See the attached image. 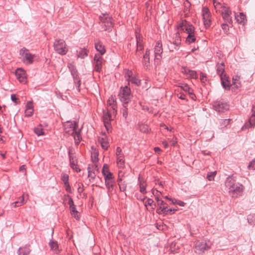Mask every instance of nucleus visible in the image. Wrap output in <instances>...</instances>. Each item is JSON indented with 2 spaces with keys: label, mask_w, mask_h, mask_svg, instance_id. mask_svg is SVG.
<instances>
[{
  "label": "nucleus",
  "mask_w": 255,
  "mask_h": 255,
  "mask_svg": "<svg viewBox=\"0 0 255 255\" xmlns=\"http://www.w3.org/2000/svg\"><path fill=\"white\" fill-rule=\"evenodd\" d=\"M53 47L55 52L62 55H65L68 50L65 41L61 39H56Z\"/></svg>",
  "instance_id": "nucleus-1"
},
{
  "label": "nucleus",
  "mask_w": 255,
  "mask_h": 255,
  "mask_svg": "<svg viewBox=\"0 0 255 255\" xmlns=\"http://www.w3.org/2000/svg\"><path fill=\"white\" fill-rule=\"evenodd\" d=\"M212 243L210 240H196L195 242V252L201 254L211 246Z\"/></svg>",
  "instance_id": "nucleus-2"
},
{
  "label": "nucleus",
  "mask_w": 255,
  "mask_h": 255,
  "mask_svg": "<svg viewBox=\"0 0 255 255\" xmlns=\"http://www.w3.org/2000/svg\"><path fill=\"white\" fill-rule=\"evenodd\" d=\"M100 19L104 30L110 31L112 30L114 23L111 17L108 14H103L100 16Z\"/></svg>",
  "instance_id": "nucleus-3"
},
{
  "label": "nucleus",
  "mask_w": 255,
  "mask_h": 255,
  "mask_svg": "<svg viewBox=\"0 0 255 255\" xmlns=\"http://www.w3.org/2000/svg\"><path fill=\"white\" fill-rule=\"evenodd\" d=\"M119 96L121 102L125 104L128 103L131 98L130 88L128 86L121 88Z\"/></svg>",
  "instance_id": "nucleus-4"
},
{
  "label": "nucleus",
  "mask_w": 255,
  "mask_h": 255,
  "mask_svg": "<svg viewBox=\"0 0 255 255\" xmlns=\"http://www.w3.org/2000/svg\"><path fill=\"white\" fill-rule=\"evenodd\" d=\"M77 127L78 124L76 122L73 123L71 121H67L63 124L64 132L68 135L74 133Z\"/></svg>",
  "instance_id": "nucleus-5"
},
{
  "label": "nucleus",
  "mask_w": 255,
  "mask_h": 255,
  "mask_svg": "<svg viewBox=\"0 0 255 255\" xmlns=\"http://www.w3.org/2000/svg\"><path fill=\"white\" fill-rule=\"evenodd\" d=\"M181 44V39L178 32L175 34L174 40L173 41H169L168 44V47L170 52L178 50L179 49Z\"/></svg>",
  "instance_id": "nucleus-6"
},
{
  "label": "nucleus",
  "mask_w": 255,
  "mask_h": 255,
  "mask_svg": "<svg viewBox=\"0 0 255 255\" xmlns=\"http://www.w3.org/2000/svg\"><path fill=\"white\" fill-rule=\"evenodd\" d=\"M213 107L218 112H225L229 109V105L223 100H217L214 102Z\"/></svg>",
  "instance_id": "nucleus-7"
},
{
  "label": "nucleus",
  "mask_w": 255,
  "mask_h": 255,
  "mask_svg": "<svg viewBox=\"0 0 255 255\" xmlns=\"http://www.w3.org/2000/svg\"><path fill=\"white\" fill-rule=\"evenodd\" d=\"M178 31H186L187 33L191 32L194 27L186 20H181L177 26Z\"/></svg>",
  "instance_id": "nucleus-8"
},
{
  "label": "nucleus",
  "mask_w": 255,
  "mask_h": 255,
  "mask_svg": "<svg viewBox=\"0 0 255 255\" xmlns=\"http://www.w3.org/2000/svg\"><path fill=\"white\" fill-rule=\"evenodd\" d=\"M19 54L23 57V61L28 64H31L33 61L34 55L31 54L29 50L25 48L21 49L19 51Z\"/></svg>",
  "instance_id": "nucleus-9"
},
{
  "label": "nucleus",
  "mask_w": 255,
  "mask_h": 255,
  "mask_svg": "<svg viewBox=\"0 0 255 255\" xmlns=\"http://www.w3.org/2000/svg\"><path fill=\"white\" fill-rule=\"evenodd\" d=\"M68 67L69 69L70 70V71L71 72V74L73 76V78L74 79V81L75 84H76V87L78 90L79 92H80V86L81 85V81L79 78V77L78 74V72L77 70L75 69V67L71 64H69L68 65Z\"/></svg>",
  "instance_id": "nucleus-10"
},
{
  "label": "nucleus",
  "mask_w": 255,
  "mask_h": 255,
  "mask_svg": "<svg viewBox=\"0 0 255 255\" xmlns=\"http://www.w3.org/2000/svg\"><path fill=\"white\" fill-rule=\"evenodd\" d=\"M103 120L104 124V126L108 133L112 131V127L111 125V115L109 112L104 111Z\"/></svg>",
  "instance_id": "nucleus-11"
},
{
  "label": "nucleus",
  "mask_w": 255,
  "mask_h": 255,
  "mask_svg": "<svg viewBox=\"0 0 255 255\" xmlns=\"http://www.w3.org/2000/svg\"><path fill=\"white\" fill-rule=\"evenodd\" d=\"M243 186L239 183L236 184L234 186L229 190V192L233 197L237 198L241 196L243 191Z\"/></svg>",
  "instance_id": "nucleus-12"
},
{
  "label": "nucleus",
  "mask_w": 255,
  "mask_h": 255,
  "mask_svg": "<svg viewBox=\"0 0 255 255\" xmlns=\"http://www.w3.org/2000/svg\"><path fill=\"white\" fill-rule=\"evenodd\" d=\"M103 58L99 54H95L94 59V69L97 72H100L102 67Z\"/></svg>",
  "instance_id": "nucleus-13"
},
{
  "label": "nucleus",
  "mask_w": 255,
  "mask_h": 255,
  "mask_svg": "<svg viewBox=\"0 0 255 255\" xmlns=\"http://www.w3.org/2000/svg\"><path fill=\"white\" fill-rule=\"evenodd\" d=\"M125 78L129 82L137 86L140 84V81L132 75V72L131 71L128 70L125 73Z\"/></svg>",
  "instance_id": "nucleus-14"
},
{
  "label": "nucleus",
  "mask_w": 255,
  "mask_h": 255,
  "mask_svg": "<svg viewBox=\"0 0 255 255\" xmlns=\"http://www.w3.org/2000/svg\"><path fill=\"white\" fill-rule=\"evenodd\" d=\"M231 10L229 8L224 7L222 12V17L226 22L231 23L232 18L231 17Z\"/></svg>",
  "instance_id": "nucleus-15"
},
{
  "label": "nucleus",
  "mask_w": 255,
  "mask_h": 255,
  "mask_svg": "<svg viewBox=\"0 0 255 255\" xmlns=\"http://www.w3.org/2000/svg\"><path fill=\"white\" fill-rule=\"evenodd\" d=\"M163 52L162 45L160 41H158L156 42L154 48L155 57L157 59L161 58V54Z\"/></svg>",
  "instance_id": "nucleus-16"
},
{
  "label": "nucleus",
  "mask_w": 255,
  "mask_h": 255,
  "mask_svg": "<svg viewBox=\"0 0 255 255\" xmlns=\"http://www.w3.org/2000/svg\"><path fill=\"white\" fill-rule=\"evenodd\" d=\"M15 75L21 83H25L26 82V76L25 72L21 68H17L15 71Z\"/></svg>",
  "instance_id": "nucleus-17"
},
{
  "label": "nucleus",
  "mask_w": 255,
  "mask_h": 255,
  "mask_svg": "<svg viewBox=\"0 0 255 255\" xmlns=\"http://www.w3.org/2000/svg\"><path fill=\"white\" fill-rule=\"evenodd\" d=\"M102 173L105 180L114 179L113 174L109 171V167L107 164H104L102 169Z\"/></svg>",
  "instance_id": "nucleus-18"
},
{
  "label": "nucleus",
  "mask_w": 255,
  "mask_h": 255,
  "mask_svg": "<svg viewBox=\"0 0 255 255\" xmlns=\"http://www.w3.org/2000/svg\"><path fill=\"white\" fill-rule=\"evenodd\" d=\"M69 161L70 166L74 170L77 172H79L81 171L80 169L78 167L77 160L75 157L70 156Z\"/></svg>",
  "instance_id": "nucleus-19"
},
{
  "label": "nucleus",
  "mask_w": 255,
  "mask_h": 255,
  "mask_svg": "<svg viewBox=\"0 0 255 255\" xmlns=\"http://www.w3.org/2000/svg\"><path fill=\"white\" fill-rule=\"evenodd\" d=\"M236 184H239L236 182V180L232 176H229L227 178L225 181V185L228 188V190L230 189H232L233 186H234Z\"/></svg>",
  "instance_id": "nucleus-20"
},
{
  "label": "nucleus",
  "mask_w": 255,
  "mask_h": 255,
  "mask_svg": "<svg viewBox=\"0 0 255 255\" xmlns=\"http://www.w3.org/2000/svg\"><path fill=\"white\" fill-rule=\"evenodd\" d=\"M216 71L217 74L221 77L222 76H224V75H226L225 74V65L224 62H222L221 63H218L216 65Z\"/></svg>",
  "instance_id": "nucleus-21"
},
{
  "label": "nucleus",
  "mask_w": 255,
  "mask_h": 255,
  "mask_svg": "<svg viewBox=\"0 0 255 255\" xmlns=\"http://www.w3.org/2000/svg\"><path fill=\"white\" fill-rule=\"evenodd\" d=\"M220 79L223 87L225 89L230 90L231 85L229 80V77L227 75H224L220 77Z\"/></svg>",
  "instance_id": "nucleus-22"
},
{
  "label": "nucleus",
  "mask_w": 255,
  "mask_h": 255,
  "mask_svg": "<svg viewBox=\"0 0 255 255\" xmlns=\"http://www.w3.org/2000/svg\"><path fill=\"white\" fill-rule=\"evenodd\" d=\"M167 249L171 253H175L179 249L178 245H176V243L175 241H171L170 243H168L167 245Z\"/></svg>",
  "instance_id": "nucleus-23"
},
{
  "label": "nucleus",
  "mask_w": 255,
  "mask_h": 255,
  "mask_svg": "<svg viewBox=\"0 0 255 255\" xmlns=\"http://www.w3.org/2000/svg\"><path fill=\"white\" fill-rule=\"evenodd\" d=\"M51 250H52L55 253L58 254L61 249H60L58 243L54 240H50L49 243Z\"/></svg>",
  "instance_id": "nucleus-24"
},
{
  "label": "nucleus",
  "mask_w": 255,
  "mask_h": 255,
  "mask_svg": "<svg viewBox=\"0 0 255 255\" xmlns=\"http://www.w3.org/2000/svg\"><path fill=\"white\" fill-rule=\"evenodd\" d=\"M95 47L96 49L100 52V55H101V56L105 54V53L106 52L105 46L100 41H98L97 42H96L95 43Z\"/></svg>",
  "instance_id": "nucleus-25"
},
{
  "label": "nucleus",
  "mask_w": 255,
  "mask_h": 255,
  "mask_svg": "<svg viewBox=\"0 0 255 255\" xmlns=\"http://www.w3.org/2000/svg\"><path fill=\"white\" fill-rule=\"evenodd\" d=\"M105 182L106 186L108 189V192H112L115 183L114 179H106L105 180Z\"/></svg>",
  "instance_id": "nucleus-26"
},
{
  "label": "nucleus",
  "mask_w": 255,
  "mask_h": 255,
  "mask_svg": "<svg viewBox=\"0 0 255 255\" xmlns=\"http://www.w3.org/2000/svg\"><path fill=\"white\" fill-rule=\"evenodd\" d=\"M194 32H195V28H194L193 30V31L192 30L191 32H187L188 35L186 38V41L187 42H188V43H193L195 41L196 38L194 35Z\"/></svg>",
  "instance_id": "nucleus-27"
},
{
  "label": "nucleus",
  "mask_w": 255,
  "mask_h": 255,
  "mask_svg": "<svg viewBox=\"0 0 255 255\" xmlns=\"http://www.w3.org/2000/svg\"><path fill=\"white\" fill-rule=\"evenodd\" d=\"M30 252L29 247L26 246L24 247H20L18 251V255H28Z\"/></svg>",
  "instance_id": "nucleus-28"
},
{
  "label": "nucleus",
  "mask_w": 255,
  "mask_h": 255,
  "mask_svg": "<svg viewBox=\"0 0 255 255\" xmlns=\"http://www.w3.org/2000/svg\"><path fill=\"white\" fill-rule=\"evenodd\" d=\"M107 104L108 106H111V108L113 110H116L117 108L116 107V102L115 98L114 96H111L107 101Z\"/></svg>",
  "instance_id": "nucleus-29"
},
{
  "label": "nucleus",
  "mask_w": 255,
  "mask_h": 255,
  "mask_svg": "<svg viewBox=\"0 0 255 255\" xmlns=\"http://www.w3.org/2000/svg\"><path fill=\"white\" fill-rule=\"evenodd\" d=\"M237 21L240 24H244L246 20V15L243 13H240L239 15H235Z\"/></svg>",
  "instance_id": "nucleus-30"
},
{
  "label": "nucleus",
  "mask_w": 255,
  "mask_h": 255,
  "mask_svg": "<svg viewBox=\"0 0 255 255\" xmlns=\"http://www.w3.org/2000/svg\"><path fill=\"white\" fill-rule=\"evenodd\" d=\"M75 139V143L76 144H78L82 139L81 134H80V130H77V129L75 131L74 133L71 134Z\"/></svg>",
  "instance_id": "nucleus-31"
},
{
  "label": "nucleus",
  "mask_w": 255,
  "mask_h": 255,
  "mask_svg": "<svg viewBox=\"0 0 255 255\" xmlns=\"http://www.w3.org/2000/svg\"><path fill=\"white\" fill-rule=\"evenodd\" d=\"M100 142L101 143L102 147L105 149L107 150L109 146V142L104 139V138H102L99 139Z\"/></svg>",
  "instance_id": "nucleus-32"
},
{
  "label": "nucleus",
  "mask_w": 255,
  "mask_h": 255,
  "mask_svg": "<svg viewBox=\"0 0 255 255\" xmlns=\"http://www.w3.org/2000/svg\"><path fill=\"white\" fill-rule=\"evenodd\" d=\"M117 162L119 167L123 168L125 163L124 155L117 156Z\"/></svg>",
  "instance_id": "nucleus-33"
},
{
  "label": "nucleus",
  "mask_w": 255,
  "mask_h": 255,
  "mask_svg": "<svg viewBox=\"0 0 255 255\" xmlns=\"http://www.w3.org/2000/svg\"><path fill=\"white\" fill-rule=\"evenodd\" d=\"M146 184L143 181L140 180L139 181L140 192L141 193L145 194L146 193Z\"/></svg>",
  "instance_id": "nucleus-34"
},
{
  "label": "nucleus",
  "mask_w": 255,
  "mask_h": 255,
  "mask_svg": "<svg viewBox=\"0 0 255 255\" xmlns=\"http://www.w3.org/2000/svg\"><path fill=\"white\" fill-rule=\"evenodd\" d=\"M77 52L78 53V57L81 58H84L88 55L87 51L85 49H80L79 51H77Z\"/></svg>",
  "instance_id": "nucleus-35"
},
{
  "label": "nucleus",
  "mask_w": 255,
  "mask_h": 255,
  "mask_svg": "<svg viewBox=\"0 0 255 255\" xmlns=\"http://www.w3.org/2000/svg\"><path fill=\"white\" fill-rule=\"evenodd\" d=\"M136 46H137V50L139 51L142 50L143 48V46L141 42V39L139 36H138L137 35H136Z\"/></svg>",
  "instance_id": "nucleus-36"
},
{
  "label": "nucleus",
  "mask_w": 255,
  "mask_h": 255,
  "mask_svg": "<svg viewBox=\"0 0 255 255\" xmlns=\"http://www.w3.org/2000/svg\"><path fill=\"white\" fill-rule=\"evenodd\" d=\"M210 15H207V16H205V15L203 16L204 24L206 27H209L211 24V20L210 19Z\"/></svg>",
  "instance_id": "nucleus-37"
},
{
  "label": "nucleus",
  "mask_w": 255,
  "mask_h": 255,
  "mask_svg": "<svg viewBox=\"0 0 255 255\" xmlns=\"http://www.w3.org/2000/svg\"><path fill=\"white\" fill-rule=\"evenodd\" d=\"M24 203V196H22L20 197L18 201H16L13 203V204H14V207H18L21 206V205Z\"/></svg>",
  "instance_id": "nucleus-38"
},
{
  "label": "nucleus",
  "mask_w": 255,
  "mask_h": 255,
  "mask_svg": "<svg viewBox=\"0 0 255 255\" xmlns=\"http://www.w3.org/2000/svg\"><path fill=\"white\" fill-rule=\"evenodd\" d=\"M249 123L250 127H253L255 126V113H253L251 117L249 119Z\"/></svg>",
  "instance_id": "nucleus-39"
},
{
  "label": "nucleus",
  "mask_w": 255,
  "mask_h": 255,
  "mask_svg": "<svg viewBox=\"0 0 255 255\" xmlns=\"http://www.w3.org/2000/svg\"><path fill=\"white\" fill-rule=\"evenodd\" d=\"M230 121V119L221 120L220 122L221 128H223L226 127L227 125H228L229 124Z\"/></svg>",
  "instance_id": "nucleus-40"
},
{
  "label": "nucleus",
  "mask_w": 255,
  "mask_h": 255,
  "mask_svg": "<svg viewBox=\"0 0 255 255\" xmlns=\"http://www.w3.org/2000/svg\"><path fill=\"white\" fill-rule=\"evenodd\" d=\"M139 129L142 132L147 133L148 132V126L146 125H139Z\"/></svg>",
  "instance_id": "nucleus-41"
},
{
  "label": "nucleus",
  "mask_w": 255,
  "mask_h": 255,
  "mask_svg": "<svg viewBox=\"0 0 255 255\" xmlns=\"http://www.w3.org/2000/svg\"><path fill=\"white\" fill-rule=\"evenodd\" d=\"M88 177L94 179L96 177V174L93 171L92 168L90 167V165H89L88 167Z\"/></svg>",
  "instance_id": "nucleus-42"
},
{
  "label": "nucleus",
  "mask_w": 255,
  "mask_h": 255,
  "mask_svg": "<svg viewBox=\"0 0 255 255\" xmlns=\"http://www.w3.org/2000/svg\"><path fill=\"white\" fill-rule=\"evenodd\" d=\"M167 208V206H160L156 209V213L158 214H163L166 215V209Z\"/></svg>",
  "instance_id": "nucleus-43"
},
{
  "label": "nucleus",
  "mask_w": 255,
  "mask_h": 255,
  "mask_svg": "<svg viewBox=\"0 0 255 255\" xmlns=\"http://www.w3.org/2000/svg\"><path fill=\"white\" fill-rule=\"evenodd\" d=\"M127 184L126 181H123V183H119V186L120 190L121 192H125L127 188Z\"/></svg>",
  "instance_id": "nucleus-44"
},
{
  "label": "nucleus",
  "mask_w": 255,
  "mask_h": 255,
  "mask_svg": "<svg viewBox=\"0 0 255 255\" xmlns=\"http://www.w3.org/2000/svg\"><path fill=\"white\" fill-rule=\"evenodd\" d=\"M216 173H217L216 171H214V172H212L208 173L207 176V178L209 181L214 180V177H215V175H216Z\"/></svg>",
  "instance_id": "nucleus-45"
},
{
  "label": "nucleus",
  "mask_w": 255,
  "mask_h": 255,
  "mask_svg": "<svg viewBox=\"0 0 255 255\" xmlns=\"http://www.w3.org/2000/svg\"><path fill=\"white\" fill-rule=\"evenodd\" d=\"M34 132L38 135H42L44 134L43 129L41 128H34Z\"/></svg>",
  "instance_id": "nucleus-46"
},
{
  "label": "nucleus",
  "mask_w": 255,
  "mask_h": 255,
  "mask_svg": "<svg viewBox=\"0 0 255 255\" xmlns=\"http://www.w3.org/2000/svg\"><path fill=\"white\" fill-rule=\"evenodd\" d=\"M61 180L63 182L64 184L68 183L69 182V176L67 174L62 173L61 175Z\"/></svg>",
  "instance_id": "nucleus-47"
},
{
  "label": "nucleus",
  "mask_w": 255,
  "mask_h": 255,
  "mask_svg": "<svg viewBox=\"0 0 255 255\" xmlns=\"http://www.w3.org/2000/svg\"><path fill=\"white\" fill-rule=\"evenodd\" d=\"M181 88L185 92H188L189 94H190V88L189 86L186 84H182L180 86Z\"/></svg>",
  "instance_id": "nucleus-48"
},
{
  "label": "nucleus",
  "mask_w": 255,
  "mask_h": 255,
  "mask_svg": "<svg viewBox=\"0 0 255 255\" xmlns=\"http://www.w3.org/2000/svg\"><path fill=\"white\" fill-rule=\"evenodd\" d=\"M189 77H190V78H195V79H197V73L196 71H193V70H191L190 71L189 73V75L188 76Z\"/></svg>",
  "instance_id": "nucleus-49"
},
{
  "label": "nucleus",
  "mask_w": 255,
  "mask_h": 255,
  "mask_svg": "<svg viewBox=\"0 0 255 255\" xmlns=\"http://www.w3.org/2000/svg\"><path fill=\"white\" fill-rule=\"evenodd\" d=\"M248 167L249 169H255V158L250 162Z\"/></svg>",
  "instance_id": "nucleus-50"
},
{
  "label": "nucleus",
  "mask_w": 255,
  "mask_h": 255,
  "mask_svg": "<svg viewBox=\"0 0 255 255\" xmlns=\"http://www.w3.org/2000/svg\"><path fill=\"white\" fill-rule=\"evenodd\" d=\"M149 54H150L149 50L147 49L146 50L145 54L143 55V58H144L145 61H147V62L149 61Z\"/></svg>",
  "instance_id": "nucleus-51"
},
{
  "label": "nucleus",
  "mask_w": 255,
  "mask_h": 255,
  "mask_svg": "<svg viewBox=\"0 0 255 255\" xmlns=\"http://www.w3.org/2000/svg\"><path fill=\"white\" fill-rule=\"evenodd\" d=\"M207 15H210L209 10L207 7H203L202 9V15L207 16Z\"/></svg>",
  "instance_id": "nucleus-52"
},
{
  "label": "nucleus",
  "mask_w": 255,
  "mask_h": 255,
  "mask_svg": "<svg viewBox=\"0 0 255 255\" xmlns=\"http://www.w3.org/2000/svg\"><path fill=\"white\" fill-rule=\"evenodd\" d=\"M33 110L30 109H25V115L26 117H30L33 113Z\"/></svg>",
  "instance_id": "nucleus-53"
},
{
  "label": "nucleus",
  "mask_w": 255,
  "mask_h": 255,
  "mask_svg": "<svg viewBox=\"0 0 255 255\" xmlns=\"http://www.w3.org/2000/svg\"><path fill=\"white\" fill-rule=\"evenodd\" d=\"M221 26L225 32L227 33L229 30V25L227 23H223Z\"/></svg>",
  "instance_id": "nucleus-54"
},
{
  "label": "nucleus",
  "mask_w": 255,
  "mask_h": 255,
  "mask_svg": "<svg viewBox=\"0 0 255 255\" xmlns=\"http://www.w3.org/2000/svg\"><path fill=\"white\" fill-rule=\"evenodd\" d=\"M190 70L187 68L186 67H182V73H183L184 75H186L187 76H188L189 73L190 72Z\"/></svg>",
  "instance_id": "nucleus-55"
},
{
  "label": "nucleus",
  "mask_w": 255,
  "mask_h": 255,
  "mask_svg": "<svg viewBox=\"0 0 255 255\" xmlns=\"http://www.w3.org/2000/svg\"><path fill=\"white\" fill-rule=\"evenodd\" d=\"M25 109L33 110V107L32 102L29 101L27 103L26 105L25 106Z\"/></svg>",
  "instance_id": "nucleus-56"
},
{
  "label": "nucleus",
  "mask_w": 255,
  "mask_h": 255,
  "mask_svg": "<svg viewBox=\"0 0 255 255\" xmlns=\"http://www.w3.org/2000/svg\"><path fill=\"white\" fill-rule=\"evenodd\" d=\"M11 100L16 104L19 102V99L16 98L15 94L11 95Z\"/></svg>",
  "instance_id": "nucleus-57"
},
{
  "label": "nucleus",
  "mask_w": 255,
  "mask_h": 255,
  "mask_svg": "<svg viewBox=\"0 0 255 255\" xmlns=\"http://www.w3.org/2000/svg\"><path fill=\"white\" fill-rule=\"evenodd\" d=\"M116 155L117 156L124 155V154L122 153V149L120 147H118L116 149Z\"/></svg>",
  "instance_id": "nucleus-58"
},
{
  "label": "nucleus",
  "mask_w": 255,
  "mask_h": 255,
  "mask_svg": "<svg viewBox=\"0 0 255 255\" xmlns=\"http://www.w3.org/2000/svg\"><path fill=\"white\" fill-rule=\"evenodd\" d=\"M200 80L202 82H204L206 81V74L201 73L200 74Z\"/></svg>",
  "instance_id": "nucleus-59"
},
{
  "label": "nucleus",
  "mask_w": 255,
  "mask_h": 255,
  "mask_svg": "<svg viewBox=\"0 0 255 255\" xmlns=\"http://www.w3.org/2000/svg\"><path fill=\"white\" fill-rule=\"evenodd\" d=\"M177 210L176 209H168L167 208L166 209V215H167V214H172L173 213H174V212L175 211H176Z\"/></svg>",
  "instance_id": "nucleus-60"
},
{
  "label": "nucleus",
  "mask_w": 255,
  "mask_h": 255,
  "mask_svg": "<svg viewBox=\"0 0 255 255\" xmlns=\"http://www.w3.org/2000/svg\"><path fill=\"white\" fill-rule=\"evenodd\" d=\"M153 202L154 201L152 199L148 198L145 202V206H151L153 204Z\"/></svg>",
  "instance_id": "nucleus-61"
},
{
  "label": "nucleus",
  "mask_w": 255,
  "mask_h": 255,
  "mask_svg": "<svg viewBox=\"0 0 255 255\" xmlns=\"http://www.w3.org/2000/svg\"><path fill=\"white\" fill-rule=\"evenodd\" d=\"M128 113L127 109L126 107H125L123 110V116L125 119H126L127 117H128Z\"/></svg>",
  "instance_id": "nucleus-62"
},
{
  "label": "nucleus",
  "mask_w": 255,
  "mask_h": 255,
  "mask_svg": "<svg viewBox=\"0 0 255 255\" xmlns=\"http://www.w3.org/2000/svg\"><path fill=\"white\" fill-rule=\"evenodd\" d=\"M67 196L69 198L68 204L70 207L74 206L75 205L74 204V202L72 198L69 195H67Z\"/></svg>",
  "instance_id": "nucleus-63"
},
{
  "label": "nucleus",
  "mask_w": 255,
  "mask_h": 255,
  "mask_svg": "<svg viewBox=\"0 0 255 255\" xmlns=\"http://www.w3.org/2000/svg\"><path fill=\"white\" fill-rule=\"evenodd\" d=\"M79 213L78 211H76L71 214V215L77 220H79L80 217L78 215Z\"/></svg>",
  "instance_id": "nucleus-64"
}]
</instances>
